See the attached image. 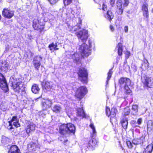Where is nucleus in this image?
I'll use <instances>...</instances> for the list:
<instances>
[{
    "mask_svg": "<svg viewBox=\"0 0 153 153\" xmlns=\"http://www.w3.org/2000/svg\"><path fill=\"white\" fill-rule=\"evenodd\" d=\"M79 39L83 42L82 45H79L78 47V52L79 54L77 53L72 54V58L75 62H79L80 58L84 56H88L91 54L92 50L93 42L91 40H88V45L85 44V42L88 38V32L87 30H83L75 33Z\"/></svg>",
    "mask_w": 153,
    "mask_h": 153,
    "instance_id": "obj_1",
    "label": "nucleus"
},
{
    "mask_svg": "<svg viewBox=\"0 0 153 153\" xmlns=\"http://www.w3.org/2000/svg\"><path fill=\"white\" fill-rule=\"evenodd\" d=\"M10 82H12L13 88L15 92L19 93L21 91L22 94L26 93L25 86L24 85L21 78L12 77L10 78Z\"/></svg>",
    "mask_w": 153,
    "mask_h": 153,
    "instance_id": "obj_2",
    "label": "nucleus"
},
{
    "mask_svg": "<svg viewBox=\"0 0 153 153\" xmlns=\"http://www.w3.org/2000/svg\"><path fill=\"white\" fill-rule=\"evenodd\" d=\"M131 80L126 77H121L119 80V84L121 88H124L125 92L128 94L131 93V91L128 87V85L130 84Z\"/></svg>",
    "mask_w": 153,
    "mask_h": 153,
    "instance_id": "obj_3",
    "label": "nucleus"
},
{
    "mask_svg": "<svg viewBox=\"0 0 153 153\" xmlns=\"http://www.w3.org/2000/svg\"><path fill=\"white\" fill-rule=\"evenodd\" d=\"M78 74L79 79L82 83L86 84L87 82L88 73L87 70L84 68L81 67L79 68Z\"/></svg>",
    "mask_w": 153,
    "mask_h": 153,
    "instance_id": "obj_4",
    "label": "nucleus"
},
{
    "mask_svg": "<svg viewBox=\"0 0 153 153\" xmlns=\"http://www.w3.org/2000/svg\"><path fill=\"white\" fill-rule=\"evenodd\" d=\"M142 80L144 85L149 88L153 87V79L143 74L142 76Z\"/></svg>",
    "mask_w": 153,
    "mask_h": 153,
    "instance_id": "obj_5",
    "label": "nucleus"
},
{
    "mask_svg": "<svg viewBox=\"0 0 153 153\" xmlns=\"http://www.w3.org/2000/svg\"><path fill=\"white\" fill-rule=\"evenodd\" d=\"M87 89L85 86H82L79 88L76 92V96L80 99H82L87 93Z\"/></svg>",
    "mask_w": 153,
    "mask_h": 153,
    "instance_id": "obj_6",
    "label": "nucleus"
},
{
    "mask_svg": "<svg viewBox=\"0 0 153 153\" xmlns=\"http://www.w3.org/2000/svg\"><path fill=\"white\" fill-rule=\"evenodd\" d=\"M42 85L43 90L47 91H50L51 89H54L55 85L52 82L44 80L42 82Z\"/></svg>",
    "mask_w": 153,
    "mask_h": 153,
    "instance_id": "obj_7",
    "label": "nucleus"
},
{
    "mask_svg": "<svg viewBox=\"0 0 153 153\" xmlns=\"http://www.w3.org/2000/svg\"><path fill=\"white\" fill-rule=\"evenodd\" d=\"M0 87L5 92H7L8 90V86L5 78L1 73H0Z\"/></svg>",
    "mask_w": 153,
    "mask_h": 153,
    "instance_id": "obj_8",
    "label": "nucleus"
},
{
    "mask_svg": "<svg viewBox=\"0 0 153 153\" xmlns=\"http://www.w3.org/2000/svg\"><path fill=\"white\" fill-rule=\"evenodd\" d=\"M98 143V140L95 138H91L88 143V147L91 150H93Z\"/></svg>",
    "mask_w": 153,
    "mask_h": 153,
    "instance_id": "obj_9",
    "label": "nucleus"
},
{
    "mask_svg": "<svg viewBox=\"0 0 153 153\" xmlns=\"http://www.w3.org/2000/svg\"><path fill=\"white\" fill-rule=\"evenodd\" d=\"M33 27L35 30L41 31L44 29V26L39 24V21L38 19H34L33 20Z\"/></svg>",
    "mask_w": 153,
    "mask_h": 153,
    "instance_id": "obj_10",
    "label": "nucleus"
},
{
    "mask_svg": "<svg viewBox=\"0 0 153 153\" xmlns=\"http://www.w3.org/2000/svg\"><path fill=\"white\" fill-rule=\"evenodd\" d=\"M42 57L39 56H35L33 59V65L34 67L38 70L40 65V61L42 60Z\"/></svg>",
    "mask_w": 153,
    "mask_h": 153,
    "instance_id": "obj_11",
    "label": "nucleus"
},
{
    "mask_svg": "<svg viewBox=\"0 0 153 153\" xmlns=\"http://www.w3.org/2000/svg\"><path fill=\"white\" fill-rule=\"evenodd\" d=\"M36 125L33 123L29 122L28 123L26 128L27 133L29 135V133L31 131H33L35 130Z\"/></svg>",
    "mask_w": 153,
    "mask_h": 153,
    "instance_id": "obj_12",
    "label": "nucleus"
},
{
    "mask_svg": "<svg viewBox=\"0 0 153 153\" xmlns=\"http://www.w3.org/2000/svg\"><path fill=\"white\" fill-rule=\"evenodd\" d=\"M68 129L66 124L62 125L59 127V133L63 135L69 134V131Z\"/></svg>",
    "mask_w": 153,
    "mask_h": 153,
    "instance_id": "obj_13",
    "label": "nucleus"
},
{
    "mask_svg": "<svg viewBox=\"0 0 153 153\" xmlns=\"http://www.w3.org/2000/svg\"><path fill=\"white\" fill-rule=\"evenodd\" d=\"M2 14L6 18H10L13 15V12L11 10H3Z\"/></svg>",
    "mask_w": 153,
    "mask_h": 153,
    "instance_id": "obj_14",
    "label": "nucleus"
},
{
    "mask_svg": "<svg viewBox=\"0 0 153 153\" xmlns=\"http://www.w3.org/2000/svg\"><path fill=\"white\" fill-rule=\"evenodd\" d=\"M37 144L33 142H31L28 145V148L29 150L32 151H36L38 148Z\"/></svg>",
    "mask_w": 153,
    "mask_h": 153,
    "instance_id": "obj_15",
    "label": "nucleus"
},
{
    "mask_svg": "<svg viewBox=\"0 0 153 153\" xmlns=\"http://www.w3.org/2000/svg\"><path fill=\"white\" fill-rule=\"evenodd\" d=\"M78 23H77V25L72 27V29H71V31L72 32L76 31L80 29L81 28L80 25L81 24L82 21L79 18H78Z\"/></svg>",
    "mask_w": 153,
    "mask_h": 153,
    "instance_id": "obj_16",
    "label": "nucleus"
},
{
    "mask_svg": "<svg viewBox=\"0 0 153 153\" xmlns=\"http://www.w3.org/2000/svg\"><path fill=\"white\" fill-rule=\"evenodd\" d=\"M145 138L144 136H142L140 139L133 140L132 141L133 144L137 145L143 144L145 141Z\"/></svg>",
    "mask_w": 153,
    "mask_h": 153,
    "instance_id": "obj_17",
    "label": "nucleus"
},
{
    "mask_svg": "<svg viewBox=\"0 0 153 153\" xmlns=\"http://www.w3.org/2000/svg\"><path fill=\"white\" fill-rule=\"evenodd\" d=\"M105 12H104V16L107 19H108L110 21L114 17V15H113L112 12L111 11V10H108V11L105 12V10H104Z\"/></svg>",
    "mask_w": 153,
    "mask_h": 153,
    "instance_id": "obj_18",
    "label": "nucleus"
},
{
    "mask_svg": "<svg viewBox=\"0 0 153 153\" xmlns=\"http://www.w3.org/2000/svg\"><path fill=\"white\" fill-rule=\"evenodd\" d=\"M66 126L69 131V133H74L75 130V127L71 123H69L66 124Z\"/></svg>",
    "mask_w": 153,
    "mask_h": 153,
    "instance_id": "obj_19",
    "label": "nucleus"
},
{
    "mask_svg": "<svg viewBox=\"0 0 153 153\" xmlns=\"http://www.w3.org/2000/svg\"><path fill=\"white\" fill-rule=\"evenodd\" d=\"M77 115L78 116L81 117V118L85 117V114L82 107L81 108H77Z\"/></svg>",
    "mask_w": 153,
    "mask_h": 153,
    "instance_id": "obj_20",
    "label": "nucleus"
},
{
    "mask_svg": "<svg viewBox=\"0 0 153 153\" xmlns=\"http://www.w3.org/2000/svg\"><path fill=\"white\" fill-rule=\"evenodd\" d=\"M147 131L148 133L153 132V123L151 120H149L148 122Z\"/></svg>",
    "mask_w": 153,
    "mask_h": 153,
    "instance_id": "obj_21",
    "label": "nucleus"
},
{
    "mask_svg": "<svg viewBox=\"0 0 153 153\" xmlns=\"http://www.w3.org/2000/svg\"><path fill=\"white\" fill-rule=\"evenodd\" d=\"M52 110L56 113H59L62 111V108L59 104H56L53 106Z\"/></svg>",
    "mask_w": 153,
    "mask_h": 153,
    "instance_id": "obj_22",
    "label": "nucleus"
},
{
    "mask_svg": "<svg viewBox=\"0 0 153 153\" xmlns=\"http://www.w3.org/2000/svg\"><path fill=\"white\" fill-rule=\"evenodd\" d=\"M20 150L18 149L17 146L13 145L11 146L10 150L8 151V153H14L18 152H19Z\"/></svg>",
    "mask_w": 153,
    "mask_h": 153,
    "instance_id": "obj_23",
    "label": "nucleus"
},
{
    "mask_svg": "<svg viewBox=\"0 0 153 153\" xmlns=\"http://www.w3.org/2000/svg\"><path fill=\"white\" fill-rule=\"evenodd\" d=\"M153 149V144H151L148 145L144 149L143 153H152Z\"/></svg>",
    "mask_w": 153,
    "mask_h": 153,
    "instance_id": "obj_24",
    "label": "nucleus"
},
{
    "mask_svg": "<svg viewBox=\"0 0 153 153\" xmlns=\"http://www.w3.org/2000/svg\"><path fill=\"white\" fill-rule=\"evenodd\" d=\"M138 105H132L131 109L132 111L131 114L134 115H137L138 114Z\"/></svg>",
    "mask_w": 153,
    "mask_h": 153,
    "instance_id": "obj_25",
    "label": "nucleus"
},
{
    "mask_svg": "<svg viewBox=\"0 0 153 153\" xmlns=\"http://www.w3.org/2000/svg\"><path fill=\"white\" fill-rule=\"evenodd\" d=\"M39 90L40 89L38 85L36 84H33L32 87V91L34 94L38 93L39 92Z\"/></svg>",
    "mask_w": 153,
    "mask_h": 153,
    "instance_id": "obj_26",
    "label": "nucleus"
},
{
    "mask_svg": "<svg viewBox=\"0 0 153 153\" xmlns=\"http://www.w3.org/2000/svg\"><path fill=\"white\" fill-rule=\"evenodd\" d=\"M121 122L123 128L125 129H126L128 124L127 121L126 119H123L121 120Z\"/></svg>",
    "mask_w": 153,
    "mask_h": 153,
    "instance_id": "obj_27",
    "label": "nucleus"
},
{
    "mask_svg": "<svg viewBox=\"0 0 153 153\" xmlns=\"http://www.w3.org/2000/svg\"><path fill=\"white\" fill-rule=\"evenodd\" d=\"M117 47L118 48V55L119 56H121L122 54L123 51L122 44L120 43H119Z\"/></svg>",
    "mask_w": 153,
    "mask_h": 153,
    "instance_id": "obj_28",
    "label": "nucleus"
},
{
    "mask_svg": "<svg viewBox=\"0 0 153 153\" xmlns=\"http://www.w3.org/2000/svg\"><path fill=\"white\" fill-rule=\"evenodd\" d=\"M149 65V63L147 60L144 61V62L142 65L141 67L142 69L143 70H146L148 68Z\"/></svg>",
    "mask_w": 153,
    "mask_h": 153,
    "instance_id": "obj_29",
    "label": "nucleus"
},
{
    "mask_svg": "<svg viewBox=\"0 0 153 153\" xmlns=\"http://www.w3.org/2000/svg\"><path fill=\"white\" fill-rule=\"evenodd\" d=\"M8 66V63L5 61H4V63L2 64V65L1 66V69L2 70H4L5 71L7 69Z\"/></svg>",
    "mask_w": 153,
    "mask_h": 153,
    "instance_id": "obj_30",
    "label": "nucleus"
},
{
    "mask_svg": "<svg viewBox=\"0 0 153 153\" xmlns=\"http://www.w3.org/2000/svg\"><path fill=\"white\" fill-rule=\"evenodd\" d=\"M10 139L6 137L5 136H2V137L1 143L4 144L8 143L9 142Z\"/></svg>",
    "mask_w": 153,
    "mask_h": 153,
    "instance_id": "obj_31",
    "label": "nucleus"
},
{
    "mask_svg": "<svg viewBox=\"0 0 153 153\" xmlns=\"http://www.w3.org/2000/svg\"><path fill=\"white\" fill-rule=\"evenodd\" d=\"M90 127L92 130V137L95 135L96 134V131L95 128L93 124L91 123L90 125Z\"/></svg>",
    "mask_w": 153,
    "mask_h": 153,
    "instance_id": "obj_32",
    "label": "nucleus"
},
{
    "mask_svg": "<svg viewBox=\"0 0 153 153\" xmlns=\"http://www.w3.org/2000/svg\"><path fill=\"white\" fill-rule=\"evenodd\" d=\"M112 73L113 71H112V69L109 70V71L108 73V76L107 78V81H106L107 84H108V82L111 78Z\"/></svg>",
    "mask_w": 153,
    "mask_h": 153,
    "instance_id": "obj_33",
    "label": "nucleus"
},
{
    "mask_svg": "<svg viewBox=\"0 0 153 153\" xmlns=\"http://www.w3.org/2000/svg\"><path fill=\"white\" fill-rule=\"evenodd\" d=\"M18 119H17V116H15L13 117L12 119L10 120V121H9V125L10 126H11V127L10 128V129H12V126L11 125V123L13 122L14 121H17Z\"/></svg>",
    "mask_w": 153,
    "mask_h": 153,
    "instance_id": "obj_34",
    "label": "nucleus"
},
{
    "mask_svg": "<svg viewBox=\"0 0 153 153\" xmlns=\"http://www.w3.org/2000/svg\"><path fill=\"white\" fill-rule=\"evenodd\" d=\"M116 109L114 108H113L111 109V111L110 112V115L111 117H114L115 115Z\"/></svg>",
    "mask_w": 153,
    "mask_h": 153,
    "instance_id": "obj_35",
    "label": "nucleus"
},
{
    "mask_svg": "<svg viewBox=\"0 0 153 153\" xmlns=\"http://www.w3.org/2000/svg\"><path fill=\"white\" fill-rule=\"evenodd\" d=\"M121 0H118L117 2V5L119 10H121L122 2Z\"/></svg>",
    "mask_w": 153,
    "mask_h": 153,
    "instance_id": "obj_36",
    "label": "nucleus"
},
{
    "mask_svg": "<svg viewBox=\"0 0 153 153\" xmlns=\"http://www.w3.org/2000/svg\"><path fill=\"white\" fill-rule=\"evenodd\" d=\"M56 46H57L56 43L54 44L53 43H52L49 45V47L50 48V50L51 51H53V50Z\"/></svg>",
    "mask_w": 153,
    "mask_h": 153,
    "instance_id": "obj_37",
    "label": "nucleus"
},
{
    "mask_svg": "<svg viewBox=\"0 0 153 153\" xmlns=\"http://www.w3.org/2000/svg\"><path fill=\"white\" fill-rule=\"evenodd\" d=\"M45 103H46L48 108L51 107L52 105V102L51 100H45Z\"/></svg>",
    "mask_w": 153,
    "mask_h": 153,
    "instance_id": "obj_38",
    "label": "nucleus"
},
{
    "mask_svg": "<svg viewBox=\"0 0 153 153\" xmlns=\"http://www.w3.org/2000/svg\"><path fill=\"white\" fill-rule=\"evenodd\" d=\"M72 0H63V2L65 7L69 4L71 2Z\"/></svg>",
    "mask_w": 153,
    "mask_h": 153,
    "instance_id": "obj_39",
    "label": "nucleus"
},
{
    "mask_svg": "<svg viewBox=\"0 0 153 153\" xmlns=\"http://www.w3.org/2000/svg\"><path fill=\"white\" fill-rule=\"evenodd\" d=\"M126 144L129 148H131L133 146V143L129 140L126 141Z\"/></svg>",
    "mask_w": 153,
    "mask_h": 153,
    "instance_id": "obj_40",
    "label": "nucleus"
},
{
    "mask_svg": "<svg viewBox=\"0 0 153 153\" xmlns=\"http://www.w3.org/2000/svg\"><path fill=\"white\" fill-rule=\"evenodd\" d=\"M143 15L146 17V18H148L149 17V14L148 10H143Z\"/></svg>",
    "mask_w": 153,
    "mask_h": 153,
    "instance_id": "obj_41",
    "label": "nucleus"
},
{
    "mask_svg": "<svg viewBox=\"0 0 153 153\" xmlns=\"http://www.w3.org/2000/svg\"><path fill=\"white\" fill-rule=\"evenodd\" d=\"M124 115H128L130 113V109L128 108H126L124 111Z\"/></svg>",
    "mask_w": 153,
    "mask_h": 153,
    "instance_id": "obj_42",
    "label": "nucleus"
},
{
    "mask_svg": "<svg viewBox=\"0 0 153 153\" xmlns=\"http://www.w3.org/2000/svg\"><path fill=\"white\" fill-rule=\"evenodd\" d=\"M42 105L43 107V108L44 109H46L47 108H48L46 103H45V101H44V102H42Z\"/></svg>",
    "mask_w": 153,
    "mask_h": 153,
    "instance_id": "obj_43",
    "label": "nucleus"
},
{
    "mask_svg": "<svg viewBox=\"0 0 153 153\" xmlns=\"http://www.w3.org/2000/svg\"><path fill=\"white\" fill-rule=\"evenodd\" d=\"M148 5L146 4H144L142 6V10H148Z\"/></svg>",
    "mask_w": 153,
    "mask_h": 153,
    "instance_id": "obj_44",
    "label": "nucleus"
},
{
    "mask_svg": "<svg viewBox=\"0 0 153 153\" xmlns=\"http://www.w3.org/2000/svg\"><path fill=\"white\" fill-rule=\"evenodd\" d=\"M48 1L51 4L55 3L58 0H48Z\"/></svg>",
    "mask_w": 153,
    "mask_h": 153,
    "instance_id": "obj_45",
    "label": "nucleus"
},
{
    "mask_svg": "<svg viewBox=\"0 0 153 153\" xmlns=\"http://www.w3.org/2000/svg\"><path fill=\"white\" fill-rule=\"evenodd\" d=\"M115 0H110L109 2L110 5L111 7H113L114 4Z\"/></svg>",
    "mask_w": 153,
    "mask_h": 153,
    "instance_id": "obj_46",
    "label": "nucleus"
},
{
    "mask_svg": "<svg viewBox=\"0 0 153 153\" xmlns=\"http://www.w3.org/2000/svg\"><path fill=\"white\" fill-rule=\"evenodd\" d=\"M110 110L109 108L106 107V114L107 116H109L110 115Z\"/></svg>",
    "mask_w": 153,
    "mask_h": 153,
    "instance_id": "obj_47",
    "label": "nucleus"
},
{
    "mask_svg": "<svg viewBox=\"0 0 153 153\" xmlns=\"http://www.w3.org/2000/svg\"><path fill=\"white\" fill-rule=\"evenodd\" d=\"M13 125L16 127H18L20 126V125L18 122H14L13 123Z\"/></svg>",
    "mask_w": 153,
    "mask_h": 153,
    "instance_id": "obj_48",
    "label": "nucleus"
},
{
    "mask_svg": "<svg viewBox=\"0 0 153 153\" xmlns=\"http://www.w3.org/2000/svg\"><path fill=\"white\" fill-rule=\"evenodd\" d=\"M129 3V1L128 0H124V5L125 6H127Z\"/></svg>",
    "mask_w": 153,
    "mask_h": 153,
    "instance_id": "obj_49",
    "label": "nucleus"
},
{
    "mask_svg": "<svg viewBox=\"0 0 153 153\" xmlns=\"http://www.w3.org/2000/svg\"><path fill=\"white\" fill-rule=\"evenodd\" d=\"M124 30L125 32L126 33L128 32V27L127 26H126L124 27Z\"/></svg>",
    "mask_w": 153,
    "mask_h": 153,
    "instance_id": "obj_50",
    "label": "nucleus"
},
{
    "mask_svg": "<svg viewBox=\"0 0 153 153\" xmlns=\"http://www.w3.org/2000/svg\"><path fill=\"white\" fill-rule=\"evenodd\" d=\"M142 122V119L140 118L137 120V123L138 125H140Z\"/></svg>",
    "mask_w": 153,
    "mask_h": 153,
    "instance_id": "obj_51",
    "label": "nucleus"
},
{
    "mask_svg": "<svg viewBox=\"0 0 153 153\" xmlns=\"http://www.w3.org/2000/svg\"><path fill=\"white\" fill-rule=\"evenodd\" d=\"M130 53L128 52H127L126 53L125 56L126 58H128L130 56Z\"/></svg>",
    "mask_w": 153,
    "mask_h": 153,
    "instance_id": "obj_52",
    "label": "nucleus"
},
{
    "mask_svg": "<svg viewBox=\"0 0 153 153\" xmlns=\"http://www.w3.org/2000/svg\"><path fill=\"white\" fill-rule=\"evenodd\" d=\"M2 106L3 105H1V109L3 111H6L7 108H3Z\"/></svg>",
    "mask_w": 153,
    "mask_h": 153,
    "instance_id": "obj_53",
    "label": "nucleus"
},
{
    "mask_svg": "<svg viewBox=\"0 0 153 153\" xmlns=\"http://www.w3.org/2000/svg\"><path fill=\"white\" fill-rule=\"evenodd\" d=\"M117 12L118 14L121 15L122 14L123 10H118V11H117Z\"/></svg>",
    "mask_w": 153,
    "mask_h": 153,
    "instance_id": "obj_54",
    "label": "nucleus"
},
{
    "mask_svg": "<svg viewBox=\"0 0 153 153\" xmlns=\"http://www.w3.org/2000/svg\"><path fill=\"white\" fill-rule=\"evenodd\" d=\"M102 6V10H105V9H106L107 8V6L105 4H103Z\"/></svg>",
    "mask_w": 153,
    "mask_h": 153,
    "instance_id": "obj_55",
    "label": "nucleus"
},
{
    "mask_svg": "<svg viewBox=\"0 0 153 153\" xmlns=\"http://www.w3.org/2000/svg\"><path fill=\"white\" fill-rule=\"evenodd\" d=\"M110 30L112 31H113L114 30V27L112 25H110Z\"/></svg>",
    "mask_w": 153,
    "mask_h": 153,
    "instance_id": "obj_56",
    "label": "nucleus"
},
{
    "mask_svg": "<svg viewBox=\"0 0 153 153\" xmlns=\"http://www.w3.org/2000/svg\"><path fill=\"white\" fill-rule=\"evenodd\" d=\"M57 46H56L55 48L53 50H54V51H56V50H58L59 49V48H57Z\"/></svg>",
    "mask_w": 153,
    "mask_h": 153,
    "instance_id": "obj_57",
    "label": "nucleus"
},
{
    "mask_svg": "<svg viewBox=\"0 0 153 153\" xmlns=\"http://www.w3.org/2000/svg\"><path fill=\"white\" fill-rule=\"evenodd\" d=\"M132 123H136V122L135 121L133 120L132 121Z\"/></svg>",
    "mask_w": 153,
    "mask_h": 153,
    "instance_id": "obj_58",
    "label": "nucleus"
},
{
    "mask_svg": "<svg viewBox=\"0 0 153 153\" xmlns=\"http://www.w3.org/2000/svg\"><path fill=\"white\" fill-rule=\"evenodd\" d=\"M67 140H65L64 141H63L64 142H66L67 141Z\"/></svg>",
    "mask_w": 153,
    "mask_h": 153,
    "instance_id": "obj_59",
    "label": "nucleus"
},
{
    "mask_svg": "<svg viewBox=\"0 0 153 153\" xmlns=\"http://www.w3.org/2000/svg\"><path fill=\"white\" fill-rule=\"evenodd\" d=\"M127 67L128 68H129V66L128 65L127 66Z\"/></svg>",
    "mask_w": 153,
    "mask_h": 153,
    "instance_id": "obj_60",
    "label": "nucleus"
},
{
    "mask_svg": "<svg viewBox=\"0 0 153 153\" xmlns=\"http://www.w3.org/2000/svg\"><path fill=\"white\" fill-rule=\"evenodd\" d=\"M127 13H129V11H128L127 12Z\"/></svg>",
    "mask_w": 153,
    "mask_h": 153,
    "instance_id": "obj_61",
    "label": "nucleus"
},
{
    "mask_svg": "<svg viewBox=\"0 0 153 153\" xmlns=\"http://www.w3.org/2000/svg\"><path fill=\"white\" fill-rule=\"evenodd\" d=\"M60 140L61 141H62V142H63V141H62V139H61Z\"/></svg>",
    "mask_w": 153,
    "mask_h": 153,
    "instance_id": "obj_62",
    "label": "nucleus"
},
{
    "mask_svg": "<svg viewBox=\"0 0 153 153\" xmlns=\"http://www.w3.org/2000/svg\"><path fill=\"white\" fill-rule=\"evenodd\" d=\"M73 12V10H72V11H71V13H72Z\"/></svg>",
    "mask_w": 153,
    "mask_h": 153,
    "instance_id": "obj_63",
    "label": "nucleus"
},
{
    "mask_svg": "<svg viewBox=\"0 0 153 153\" xmlns=\"http://www.w3.org/2000/svg\"><path fill=\"white\" fill-rule=\"evenodd\" d=\"M125 65H126V63H125V64H124Z\"/></svg>",
    "mask_w": 153,
    "mask_h": 153,
    "instance_id": "obj_64",
    "label": "nucleus"
}]
</instances>
